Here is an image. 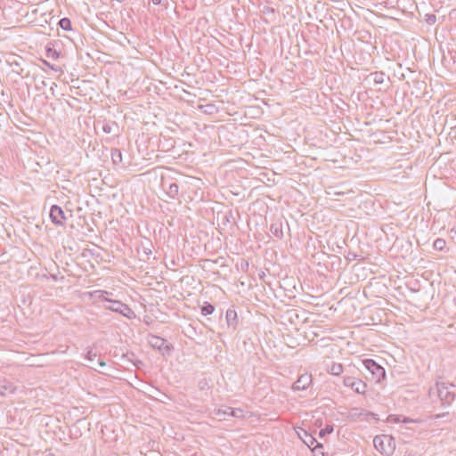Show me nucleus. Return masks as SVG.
I'll use <instances>...</instances> for the list:
<instances>
[{"label": "nucleus", "mask_w": 456, "mask_h": 456, "mask_svg": "<svg viewBox=\"0 0 456 456\" xmlns=\"http://www.w3.org/2000/svg\"><path fill=\"white\" fill-rule=\"evenodd\" d=\"M375 448L386 456H391L395 449V443L392 436L382 435L373 440Z\"/></svg>", "instance_id": "1"}, {"label": "nucleus", "mask_w": 456, "mask_h": 456, "mask_svg": "<svg viewBox=\"0 0 456 456\" xmlns=\"http://www.w3.org/2000/svg\"><path fill=\"white\" fill-rule=\"evenodd\" d=\"M363 365L370 372L372 379L376 382H380L386 377V371L384 368L377 364L373 360L367 359L363 361Z\"/></svg>", "instance_id": "2"}, {"label": "nucleus", "mask_w": 456, "mask_h": 456, "mask_svg": "<svg viewBox=\"0 0 456 456\" xmlns=\"http://www.w3.org/2000/svg\"><path fill=\"white\" fill-rule=\"evenodd\" d=\"M50 218L56 225L62 226L66 220V216L62 208L59 206H53L50 210Z\"/></svg>", "instance_id": "3"}, {"label": "nucleus", "mask_w": 456, "mask_h": 456, "mask_svg": "<svg viewBox=\"0 0 456 456\" xmlns=\"http://www.w3.org/2000/svg\"><path fill=\"white\" fill-rule=\"evenodd\" d=\"M345 385L346 387H351L355 392L359 394H363L366 391V384L362 380L354 378V377H348L345 379Z\"/></svg>", "instance_id": "4"}, {"label": "nucleus", "mask_w": 456, "mask_h": 456, "mask_svg": "<svg viewBox=\"0 0 456 456\" xmlns=\"http://www.w3.org/2000/svg\"><path fill=\"white\" fill-rule=\"evenodd\" d=\"M312 384V376L308 373L301 375L294 384L297 390H304Z\"/></svg>", "instance_id": "5"}, {"label": "nucleus", "mask_w": 456, "mask_h": 456, "mask_svg": "<svg viewBox=\"0 0 456 456\" xmlns=\"http://www.w3.org/2000/svg\"><path fill=\"white\" fill-rule=\"evenodd\" d=\"M110 308L114 311L121 312L126 316L130 317L132 314H134L129 307L122 305L120 302H113V305Z\"/></svg>", "instance_id": "6"}, {"label": "nucleus", "mask_w": 456, "mask_h": 456, "mask_svg": "<svg viewBox=\"0 0 456 456\" xmlns=\"http://www.w3.org/2000/svg\"><path fill=\"white\" fill-rule=\"evenodd\" d=\"M304 435H305V437H302L303 439V442L309 447V448H312V449H314L318 446H320V444L317 443V441L315 440V438H314L311 435H309L306 431H304Z\"/></svg>", "instance_id": "7"}, {"label": "nucleus", "mask_w": 456, "mask_h": 456, "mask_svg": "<svg viewBox=\"0 0 456 456\" xmlns=\"http://www.w3.org/2000/svg\"><path fill=\"white\" fill-rule=\"evenodd\" d=\"M61 28L64 30L69 31L72 28L71 21L68 18H63L59 22Z\"/></svg>", "instance_id": "8"}, {"label": "nucleus", "mask_w": 456, "mask_h": 456, "mask_svg": "<svg viewBox=\"0 0 456 456\" xmlns=\"http://www.w3.org/2000/svg\"><path fill=\"white\" fill-rule=\"evenodd\" d=\"M433 246L437 250H443L446 247V241L445 240L439 238L434 241Z\"/></svg>", "instance_id": "9"}, {"label": "nucleus", "mask_w": 456, "mask_h": 456, "mask_svg": "<svg viewBox=\"0 0 456 456\" xmlns=\"http://www.w3.org/2000/svg\"><path fill=\"white\" fill-rule=\"evenodd\" d=\"M214 312V306L211 305H205L201 308V313L203 315L211 314Z\"/></svg>", "instance_id": "10"}, {"label": "nucleus", "mask_w": 456, "mask_h": 456, "mask_svg": "<svg viewBox=\"0 0 456 456\" xmlns=\"http://www.w3.org/2000/svg\"><path fill=\"white\" fill-rule=\"evenodd\" d=\"M333 432V428L331 426H327L326 428H324L323 429H322L320 431V436H325L326 434H330Z\"/></svg>", "instance_id": "11"}, {"label": "nucleus", "mask_w": 456, "mask_h": 456, "mask_svg": "<svg viewBox=\"0 0 456 456\" xmlns=\"http://www.w3.org/2000/svg\"><path fill=\"white\" fill-rule=\"evenodd\" d=\"M341 371H342V366L340 364H338V366H336L332 369V372L337 375L339 374Z\"/></svg>", "instance_id": "12"}, {"label": "nucleus", "mask_w": 456, "mask_h": 456, "mask_svg": "<svg viewBox=\"0 0 456 456\" xmlns=\"http://www.w3.org/2000/svg\"><path fill=\"white\" fill-rule=\"evenodd\" d=\"M452 232H453L456 235V226L452 229Z\"/></svg>", "instance_id": "13"}, {"label": "nucleus", "mask_w": 456, "mask_h": 456, "mask_svg": "<svg viewBox=\"0 0 456 456\" xmlns=\"http://www.w3.org/2000/svg\"><path fill=\"white\" fill-rule=\"evenodd\" d=\"M159 2H160V0H153V3L156 4H159Z\"/></svg>", "instance_id": "14"}]
</instances>
